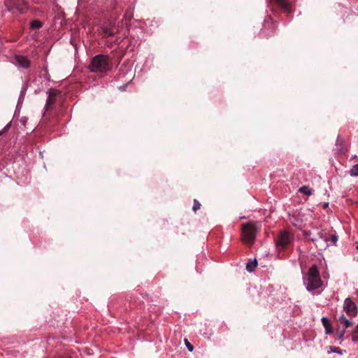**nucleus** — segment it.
Instances as JSON below:
<instances>
[{"label": "nucleus", "instance_id": "f257e3e1", "mask_svg": "<svg viewBox=\"0 0 358 358\" xmlns=\"http://www.w3.org/2000/svg\"><path fill=\"white\" fill-rule=\"evenodd\" d=\"M112 59L106 55H98L92 58L89 69L92 72L105 73L112 68Z\"/></svg>", "mask_w": 358, "mask_h": 358}, {"label": "nucleus", "instance_id": "f03ea898", "mask_svg": "<svg viewBox=\"0 0 358 358\" xmlns=\"http://www.w3.org/2000/svg\"><path fill=\"white\" fill-rule=\"evenodd\" d=\"M306 280L307 281L306 289L308 291L316 289L322 286L320 273L315 264L312 265L309 268L307 278H304V281Z\"/></svg>", "mask_w": 358, "mask_h": 358}, {"label": "nucleus", "instance_id": "7ed1b4c3", "mask_svg": "<svg viewBox=\"0 0 358 358\" xmlns=\"http://www.w3.org/2000/svg\"><path fill=\"white\" fill-rule=\"evenodd\" d=\"M257 227L253 222H248L242 226V240L243 241L251 245L256 238Z\"/></svg>", "mask_w": 358, "mask_h": 358}, {"label": "nucleus", "instance_id": "20e7f679", "mask_svg": "<svg viewBox=\"0 0 358 358\" xmlns=\"http://www.w3.org/2000/svg\"><path fill=\"white\" fill-rule=\"evenodd\" d=\"M7 10L12 13H25L29 9V4L26 0H4Z\"/></svg>", "mask_w": 358, "mask_h": 358}, {"label": "nucleus", "instance_id": "39448f33", "mask_svg": "<svg viewBox=\"0 0 358 358\" xmlns=\"http://www.w3.org/2000/svg\"><path fill=\"white\" fill-rule=\"evenodd\" d=\"M343 309L349 316L355 317L357 315V306L350 298L345 299Z\"/></svg>", "mask_w": 358, "mask_h": 358}, {"label": "nucleus", "instance_id": "423d86ee", "mask_svg": "<svg viewBox=\"0 0 358 358\" xmlns=\"http://www.w3.org/2000/svg\"><path fill=\"white\" fill-rule=\"evenodd\" d=\"M290 243V237L287 231H281L275 239L278 248H285Z\"/></svg>", "mask_w": 358, "mask_h": 358}, {"label": "nucleus", "instance_id": "0eeeda50", "mask_svg": "<svg viewBox=\"0 0 358 358\" xmlns=\"http://www.w3.org/2000/svg\"><path fill=\"white\" fill-rule=\"evenodd\" d=\"M271 3L275 4L287 14L292 12L291 4L287 0H271Z\"/></svg>", "mask_w": 358, "mask_h": 358}, {"label": "nucleus", "instance_id": "6e6552de", "mask_svg": "<svg viewBox=\"0 0 358 358\" xmlns=\"http://www.w3.org/2000/svg\"><path fill=\"white\" fill-rule=\"evenodd\" d=\"M59 92L54 89H50L48 92V97L46 101L45 108L48 110L50 108L56 101V96H57Z\"/></svg>", "mask_w": 358, "mask_h": 358}, {"label": "nucleus", "instance_id": "1a4fd4ad", "mask_svg": "<svg viewBox=\"0 0 358 358\" xmlns=\"http://www.w3.org/2000/svg\"><path fill=\"white\" fill-rule=\"evenodd\" d=\"M15 62L22 68L27 69L30 66V61L27 57L22 55H15Z\"/></svg>", "mask_w": 358, "mask_h": 358}, {"label": "nucleus", "instance_id": "9d476101", "mask_svg": "<svg viewBox=\"0 0 358 358\" xmlns=\"http://www.w3.org/2000/svg\"><path fill=\"white\" fill-rule=\"evenodd\" d=\"M322 322L325 329L326 334H331L332 333V327H331V324L329 320L327 317H323L322 318Z\"/></svg>", "mask_w": 358, "mask_h": 358}, {"label": "nucleus", "instance_id": "9b49d317", "mask_svg": "<svg viewBox=\"0 0 358 358\" xmlns=\"http://www.w3.org/2000/svg\"><path fill=\"white\" fill-rule=\"evenodd\" d=\"M336 320L341 324H343L345 329L350 327L352 325V322L346 318V317L343 314L340 315Z\"/></svg>", "mask_w": 358, "mask_h": 358}, {"label": "nucleus", "instance_id": "f8f14e48", "mask_svg": "<svg viewBox=\"0 0 358 358\" xmlns=\"http://www.w3.org/2000/svg\"><path fill=\"white\" fill-rule=\"evenodd\" d=\"M257 266V262L256 259H254L253 261H250L247 263L246 269L248 272H252Z\"/></svg>", "mask_w": 358, "mask_h": 358}, {"label": "nucleus", "instance_id": "ddd939ff", "mask_svg": "<svg viewBox=\"0 0 358 358\" xmlns=\"http://www.w3.org/2000/svg\"><path fill=\"white\" fill-rule=\"evenodd\" d=\"M299 192L304 194L307 196H310L313 194V189H310L308 186H302L299 188Z\"/></svg>", "mask_w": 358, "mask_h": 358}, {"label": "nucleus", "instance_id": "4468645a", "mask_svg": "<svg viewBox=\"0 0 358 358\" xmlns=\"http://www.w3.org/2000/svg\"><path fill=\"white\" fill-rule=\"evenodd\" d=\"M42 22L39 20H33L30 24L31 29H39L42 27Z\"/></svg>", "mask_w": 358, "mask_h": 358}, {"label": "nucleus", "instance_id": "2eb2a0df", "mask_svg": "<svg viewBox=\"0 0 358 358\" xmlns=\"http://www.w3.org/2000/svg\"><path fill=\"white\" fill-rule=\"evenodd\" d=\"M350 173L352 176H358V164L352 166Z\"/></svg>", "mask_w": 358, "mask_h": 358}, {"label": "nucleus", "instance_id": "dca6fc26", "mask_svg": "<svg viewBox=\"0 0 358 358\" xmlns=\"http://www.w3.org/2000/svg\"><path fill=\"white\" fill-rule=\"evenodd\" d=\"M201 205L199 203V201H197L196 199H194V205L192 207V210H194V212L196 213L198 210L201 208Z\"/></svg>", "mask_w": 358, "mask_h": 358}, {"label": "nucleus", "instance_id": "f3484780", "mask_svg": "<svg viewBox=\"0 0 358 358\" xmlns=\"http://www.w3.org/2000/svg\"><path fill=\"white\" fill-rule=\"evenodd\" d=\"M345 333V329L340 330L339 329L336 331V335L338 339L342 340Z\"/></svg>", "mask_w": 358, "mask_h": 358}, {"label": "nucleus", "instance_id": "a211bd4d", "mask_svg": "<svg viewBox=\"0 0 358 358\" xmlns=\"http://www.w3.org/2000/svg\"><path fill=\"white\" fill-rule=\"evenodd\" d=\"M331 352H336V353H338L340 355H342L343 354V351L342 350H341L338 347H334V346H329V347Z\"/></svg>", "mask_w": 358, "mask_h": 358}, {"label": "nucleus", "instance_id": "6ab92c4d", "mask_svg": "<svg viewBox=\"0 0 358 358\" xmlns=\"http://www.w3.org/2000/svg\"><path fill=\"white\" fill-rule=\"evenodd\" d=\"M317 236L320 238L324 240L325 242L329 241V237L326 234H324L322 232H318Z\"/></svg>", "mask_w": 358, "mask_h": 358}, {"label": "nucleus", "instance_id": "aec40b11", "mask_svg": "<svg viewBox=\"0 0 358 358\" xmlns=\"http://www.w3.org/2000/svg\"><path fill=\"white\" fill-rule=\"evenodd\" d=\"M185 343L189 352H192L194 350V346L188 341L187 338L185 339Z\"/></svg>", "mask_w": 358, "mask_h": 358}, {"label": "nucleus", "instance_id": "412c9836", "mask_svg": "<svg viewBox=\"0 0 358 358\" xmlns=\"http://www.w3.org/2000/svg\"><path fill=\"white\" fill-rule=\"evenodd\" d=\"M352 340L354 342H358V331L357 330H354L352 334Z\"/></svg>", "mask_w": 358, "mask_h": 358}, {"label": "nucleus", "instance_id": "4be33fe9", "mask_svg": "<svg viewBox=\"0 0 358 358\" xmlns=\"http://www.w3.org/2000/svg\"><path fill=\"white\" fill-rule=\"evenodd\" d=\"M104 34L107 36H110L114 34L113 31H112L110 29H105Z\"/></svg>", "mask_w": 358, "mask_h": 358}, {"label": "nucleus", "instance_id": "5701e85b", "mask_svg": "<svg viewBox=\"0 0 358 358\" xmlns=\"http://www.w3.org/2000/svg\"><path fill=\"white\" fill-rule=\"evenodd\" d=\"M338 240V237L336 235H332L331 237V241L333 243H336Z\"/></svg>", "mask_w": 358, "mask_h": 358}, {"label": "nucleus", "instance_id": "b1692460", "mask_svg": "<svg viewBox=\"0 0 358 358\" xmlns=\"http://www.w3.org/2000/svg\"><path fill=\"white\" fill-rule=\"evenodd\" d=\"M9 127H10V124H7V125L4 127V129H3V131H0V135H1L2 134H3V133L6 132V131H8V129H9Z\"/></svg>", "mask_w": 358, "mask_h": 358}, {"label": "nucleus", "instance_id": "393cba45", "mask_svg": "<svg viewBox=\"0 0 358 358\" xmlns=\"http://www.w3.org/2000/svg\"><path fill=\"white\" fill-rule=\"evenodd\" d=\"M303 234L306 237H308L310 236L311 232L310 231H305Z\"/></svg>", "mask_w": 358, "mask_h": 358}, {"label": "nucleus", "instance_id": "a878e982", "mask_svg": "<svg viewBox=\"0 0 358 358\" xmlns=\"http://www.w3.org/2000/svg\"><path fill=\"white\" fill-rule=\"evenodd\" d=\"M313 242H315V241H317V238H312L310 239Z\"/></svg>", "mask_w": 358, "mask_h": 358}, {"label": "nucleus", "instance_id": "bb28decb", "mask_svg": "<svg viewBox=\"0 0 358 358\" xmlns=\"http://www.w3.org/2000/svg\"><path fill=\"white\" fill-rule=\"evenodd\" d=\"M355 330H357V331H358V324L356 326Z\"/></svg>", "mask_w": 358, "mask_h": 358}, {"label": "nucleus", "instance_id": "cd10ccee", "mask_svg": "<svg viewBox=\"0 0 358 358\" xmlns=\"http://www.w3.org/2000/svg\"><path fill=\"white\" fill-rule=\"evenodd\" d=\"M327 206H328V203H327L324 204V207L326 208Z\"/></svg>", "mask_w": 358, "mask_h": 358}, {"label": "nucleus", "instance_id": "c85d7f7f", "mask_svg": "<svg viewBox=\"0 0 358 358\" xmlns=\"http://www.w3.org/2000/svg\"><path fill=\"white\" fill-rule=\"evenodd\" d=\"M69 358H71V357H69Z\"/></svg>", "mask_w": 358, "mask_h": 358}]
</instances>
